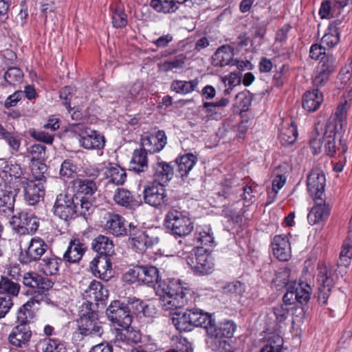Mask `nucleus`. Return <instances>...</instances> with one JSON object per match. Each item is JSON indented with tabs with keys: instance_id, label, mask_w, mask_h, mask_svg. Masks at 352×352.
Masks as SVG:
<instances>
[{
	"instance_id": "f257e3e1",
	"label": "nucleus",
	"mask_w": 352,
	"mask_h": 352,
	"mask_svg": "<svg viewBox=\"0 0 352 352\" xmlns=\"http://www.w3.org/2000/svg\"><path fill=\"white\" fill-rule=\"evenodd\" d=\"M351 102L344 100L338 107L334 117H331L323 126L317 125L316 131L313 134L310 146L314 152L319 151L324 144L326 153L329 156H333L337 149V139L342 131L344 119L346 113V109Z\"/></svg>"
},
{
	"instance_id": "f03ea898",
	"label": "nucleus",
	"mask_w": 352,
	"mask_h": 352,
	"mask_svg": "<svg viewBox=\"0 0 352 352\" xmlns=\"http://www.w3.org/2000/svg\"><path fill=\"white\" fill-rule=\"evenodd\" d=\"M164 225L173 235L186 236L193 230V223L183 212L171 209L165 215Z\"/></svg>"
},
{
	"instance_id": "7ed1b4c3",
	"label": "nucleus",
	"mask_w": 352,
	"mask_h": 352,
	"mask_svg": "<svg viewBox=\"0 0 352 352\" xmlns=\"http://www.w3.org/2000/svg\"><path fill=\"white\" fill-rule=\"evenodd\" d=\"M129 283L135 282L153 287L160 283V277L157 267L153 265H136L129 269L123 276Z\"/></svg>"
},
{
	"instance_id": "20e7f679",
	"label": "nucleus",
	"mask_w": 352,
	"mask_h": 352,
	"mask_svg": "<svg viewBox=\"0 0 352 352\" xmlns=\"http://www.w3.org/2000/svg\"><path fill=\"white\" fill-rule=\"evenodd\" d=\"M186 260L197 274L204 275L211 273L214 270V262L211 252L204 247L198 248L195 254L188 256Z\"/></svg>"
},
{
	"instance_id": "39448f33",
	"label": "nucleus",
	"mask_w": 352,
	"mask_h": 352,
	"mask_svg": "<svg viewBox=\"0 0 352 352\" xmlns=\"http://www.w3.org/2000/svg\"><path fill=\"white\" fill-rule=\"evenodd\" d=\"M0 177L3 182L18 188L26 183L27 177L20 165L12 162L0 160Z\"/></svg>"
},
{
	"instance_id": "423d86ee",
	"label": "nucleus",
	"mask_w": 352,
	"mask_h": 352,
	"mask_svg": "<svg viewBox=\"0 0 352 352\" xmlns=\"http://www.w3.org/2000/svg\"><path fill=\"white\" fill-rule=\"evenodd\" d=\"M78 135V141L80 146L85 149H102L105 142L102 135L83 125L78 124L74 129Z\"/></svg>"
},
{
	"instance_id": "0eeeda50",
	"label": "nucleus",
	"mask_w": 352,
	"mask_h": 352,
	"mask_svg": "<svg viewBox=\"0 0 352 352\" xmlns=\"http://www.w3.org/2000/svg\"><path fill=\"white\" fill-rule=\"evenodd\" d=\"M48 245L40 237L31 239L27 248L21 251L19 260L22 263L29 264L33 261H41V256L47 252Z\"/></svg>"
},
{
	"instance_id": "6e6552de",
	"label": "nucleus",
	"mask_w": 352,
	"mask_h": 352,
	"mask_svg": "<svg viewBox=\"0 0 352 352\" xmlns=\"http://www.w3.org/2000/svg\"><path fill=\"white\" fill-rule=\"evenodd\" d=\"M108 318L121 327L129 326L132 321L129 308L118 300L112 302L106 311Z\"/></svg>"
},
{
	"instance_id": "1a4fd4ad",
	"label": "nucleus",
	"mask_w": 352,
	"mask_h": 352,
	"mask_svg": "<svg viewBox=\"0 0 352 352\" xmlns=\"http://www.w3.org/2000/svg\"><path fill=\"white\" fill-rule=\"evenodd\" d=\"M317 282L318 284V300L322 304H325L330 295L334 281L331 276V269L324 263L318 266Z\"/></svg>"
},
{
	"instance_id": "9d476101",
	"label": "nucleus",
	"mask_w": 352,
	"mask_h": 352,
	"mask_svg": "<svg viewBox=\"0 0 352 352\" xmlns=\"http://www.w3.org/2000/svg\"><path fill=\"white\" fill-rule=\"evenodd\" d=\"M78 329L85 336H100L103 333L102 322L98 318V314L89 311L82 314L79 320Z\"/></svg>"
},
{
	"instance_id": "9b49d317",
	"label": "nucleus",
	"mask_w": 352,
	"mask_h": 352,
	"mask_svg": "<svg viewBox=\"0 0 352 352\" xmlns=\"http://www.w3.org/2000/svg\"><path fill=\"white\" fill-rule=\"evenodd\" d=\"M74 196L59 194L54 205V214L60 219L68 221L76 215Z\"/></svg>"
},
{
	"instance_id": "f8f14e48",
	"label": "nucleus",
	"mask_w": 352,
	"mask_h": 352,
	"mask_svg": "<svg viewBox=\"0 0 352 352\" xmlns=\"http://www.w3.org/2000/svg\"><path fill=\"white\" fill-rule=\"evenodd\" d=\"M46 297L42 293L35 292L32 297L21 307L17 313V321L20 324H28L35 316V311Z\"/></svg>"
},
{
	"instance_id": "ddd939ff",
	"label": "nucleus",
	"mask_w": 352,
	"mask_h": 352,
	"mask_svg": "<svg viewBox=\"0 0 352 352\" xmlns=\"http://www.w3.org/2000/svg\"><path fill=\"white\" fill-rule=\"evenodd\" d=\"M166 197V190L162 184L154 182L147 184L144 188V201L153 207L156 208L164 204Z\"/></svg>"
},
{
	"instance_id": "4468645a",
	"label": "nucleus",
	"mask_w": 352,
	"mask_h": 352,
	"mask_svg": "<svg viewBox=\"0 0 352 352\" xmlns=\"http://www.w3.org/2000/svg\"><path fill=\"white\" fill-rule=\"evenodd\" d=\"M19 188L7 183H0V214L3 216L12 214L14 209L15 197Z\"/></svg>"
},
{
	"instance_id": "2eb2a0df",
	"label": "nucleus",
	"mask_w": 352,
	"mask_h": 352,
	"mask_svg": "<svg viewBox=\"0 0 352 352\" xmlns=\"http://www.w3.org/2000/svg\"><path fill=\"white\" fill-rule=\"evenodd\" d=\"M326 178L320 170H312L307 177V190L315 200H322L324 192Z\"/></svg>"
},
{
	"instance_id": "dca6fc26",
	"label": "nucleus",
	"mask_w": 352,
	"mask_h": 352,
	"mask_svg": "<svg viewBox=\"0 0 352 352\" xmlns=\"http://www.w3.org/2000/svg\"><path fill=\"white\" fill-rule=\"evenodd\" d=\"M104 229L109 233L116 236H124L127 233V222L119 214L107 213L104 217Z\"/></svg>"
},
{
	"instance_id": "f3484780",
	"label": "nucleus",
	"mask_w": 352,
	"mask_h": 352,
	"mask_svg": "<svg viewBox=\"0 0 352 352\" xmlns=\"http://www.w3.org/2000/svg\"><path fill=\"white\" fill-rule=\"evenodd\" d=\"M159 237L153 230L140 232L131 239V245L136 252H144L148 248L158 243Z\"/></svg>"
},
{
	"instance_id": "a211bd4d",
	"label": "nucleus",
	"mask_w": 352,
	"mask_h": 352,
	"mask_svg": "<svg viewBox=\"0 0 352 352\" xmlns=\"http://www.w3.org/2000/svg\"><path fill=\"white\" fill-rule=\"evenodd\" d=\"M272 248L274 255L279 261H286L291 258V245L287 235L275 236L272 242Z\"/></svg>"
},
{
	"instance_id": "6ab92c4d",
	"label": "nucleus",
	"mask_w": 352,
	"mask_h": 352,
	"mask_svg": "<svg viewBox=\"0 0 352 352\" xmlns=\"http://www.w3.org/2000/svg\"><path fill=\"white\" fill-rule=\"evenodd\" d=\"M106 188L109 185L120 186L124 184L126 179V173L124 168L119 165L109 163L103 170Z\"/></svg>"
},
{
	"instance_id": "aec40b11",
	"label": "nucleus",
	"mask_w": 352,
	"mask_h": 352,
	"mask_svg": "<svg viewBox=\"0 0 352 352\" xmlns=\"http://www.w3.org/2000/svg\"><path fill=\"white\" fill-rule=\"evenodd\" d=\"M14 223L18 227V231L23 234H32L38 228L37 218L31 213L21 212L18 217H14Z\"/></svg>"
},
{
	"instance_id": "412c9836",
	"label": "nucleus",
	"mask_w": 352,
	"mask_h": 352,
	"mask_svg": "<svg viewBox=\"0 0 352 352\" xmlns=\"http://www.w3.org/2000/svg\"><path fill=\"white\" fill-rule=\"evenodd\" d=\"M32 337V331L28 324H19L14 327L9 335V341L12 345L25 347Z\"/></svg>"
},
{
	"instance_id": "4be33fe9",
	"label": "nucleus",
	"mask_w": 352,
	"mask_h": 352,
	"mask_svg": "<svg viewBox=\"0 0 352 352\" xmlns=\"http://www.w3.org/2000/svg\"><path fill=\"white\" fill-rule=\"evenodd\" d=\"M153 175L155 182L165 184L169 182L174 176V167L170 163L164 161H157L152 165Z\"/></svg>"
},
{
	"instance_id": "5701e85b",
	"label": "nucleus",
	"mask_w": 352,
	"mask_h": 352,
	"mask_svg": "<svg viewBox=\"0 0 352 352\" xmlns=\"http://www.w3.org/2000/svg\"><path fill=\"white\" fill-rule=\"evenodd\" d=\"M167 143V138L163 131H159L155 135H146L142 138V146L146 153H156L162 151Z\"/></svg>"
},
{
	"instance_id": "b1692460",
	"label": "nucleus",
	"mask_w": 352,
	"mask_h": 352,
	"mask_svg": "<svg viewBox=\"0 0 352 352\" xmlns=\"http://www.w3.org/2000/svg\"><path fill=\"white\" fill-rule=\"evenodd\" d=\"M113 198L118 205L127 208L138 207L142 202L140 195H134L131 191L123 188H116Z\"/></svg>"
},
{
	"instance_id": "393cba45",
	"label": "nucleus",
	"mask_w": 352,
	"mask_h": 352,
	"mask_svg": "<svg viewBox=\"0 0 352 352\" xmlns=\"http://www.w3.org/2000/svg\"><path fill=\"white\" fill-rule=\"evenodd\" d=\"M197 162V157L192 153H187L176 158L175 160V164L177 165L176 176L184 180L188 177Z\"/></svg>"
},
{
	"instance_id": "a878e982",
	"label": "nucleus",
	"mask_w": 352,
	"mask_h": 352,
	"mask_svg": "<svg viewBox=\"0 0 352 352\" xmlns=\"http://www.w3.org/2000/svg\"><path fill=\"white\" fill-rule=\"evenodd\" d=\"M21 187L24 188L26 202L31 206L38 203L45 194L43 184L41 182L36 183L33 181H28V178L26 183Z\"/></svg>"
},
{
	"instance_id": "bb28decb",
	"label": "nucleus",
	"mask_w": 352,
	"mask_h": 352,
	"mask_svg": "<svg viewBox=\"0 0 352 352\" xmlns=\"http://www.w3.org/2000/svg\"><path fill=\"white\" fill-rule=\"evenodd\" d=\"M91 273L96 277L106 279L109 277L108 273H111V263L109 257L107 256H98L95 257L89 264Z\"/></svg>"
},
{
	"instance_id": "cd10ccee",
	"label": "nucleus",
	"mask_w": 352,
	"mask_h": 352,
	"mask_svg": "<svg viewBox=\"0 0 352 352\" xmlns=\"http://www.w3.org/2000/svg\"><path fill=\"white\" fill-rule=\"evenodd\" d=\"M233 48L230 45H223L212 56V64L216 67L235 65L236 60L233 59Z\"/></svg>"
},
{
	"instance_id": "c85d7f7f",
	"label": "nucleus",
	"mask_w": 352,
	"mask_h": 352,
	"mask_svg": "<svg viewBox=\"0 0 352 352\" xmlns=\"http://www.w3.org/2000/svg\"><path fill=\"white\" fill-rule=\"evenodd\" d=\"M186 284H182V281L179 279H173L168 283H164L162 285L160 284L156 289L157 294L161 297L164 296L176 295L181 293V292H188L190 294V289L186 287Z\"/></svg>"
},
{
	"instance_id": "c756f323",
	"label": "nucleus",
	"mask_w": 352,
	"mask_h": 352,
	"mask_svg": "<svg viewBox=\"0 0 352 352\" xmlns=\"http://www.w3.org/2000/svg\"><path fill=\"white\" fill-rule=\"evenodd\" d=\"M188 292H181L176 295L164 296L160 298V305L164 310H175L187 305Z\"/></svg>"
},
{
	"instance_id": "7c9ffc66",
	"label": "nucleus",
	"mask_w": 352,
	"mask_h": 352,
	"mask_svg": "<svg viewBox=\"0 0 352 352\" xmlns=\"http://www.w3.org/2000/svg\"><path fill=\"white\" fill-rule=\"evenodd\" d=\"M85 250V245L80 239L71 240L66 252L63 254V259L69 263H76L81 259Z\"/></svg>"
},
{
	"instance_id": "2f4dec72",
	"label": "nucleus",
	"mask_w": 352,
	"mask_h": 352,
	"mask_svg": "<svg viewBox=\"0 0 352 352\" xmlns=\"http://www.w3.org/2000/svg\"><path fill=\"white\" fill-rule=\"evenodd\" d=\"M229 103L228 98H223L219 101L215 102H204L202 109L204 110L208 119L218 120H220L224 113L223 108Z\"/></svg>"
},
{
	"instance_id": "473e14b6",
	"label": "nucleus",
	"mask_w": 352,
	"mask_h": 352,
	"mask_svg": "<svg viewBox=\"0 0 352 352\" xmlns=\"http://www.w3.org/2000/svg\"><path fill=\"white\" fill-rule=\"evenodd\" d=\"M84 295L89 301H103L107 298L109 292L99 281L94 280L85 290Z\"/></svg>"
},
{
	"instance_id": "72a5a7b5",
	"label": "nucleus",
	"mask_w": 352,
	"mask_h": 352,
	"mask_svg": "<svg viewBox=\"0 0 352 352\" xmlns=\"http://www.w3.org/2000/svg\"><path fill=\"white\" fill-rule=\"evenodd\" d=\"M61 264V258L54 255L45 256L38 263V270L45 276H54L58 274Z\"/></svg>"
},
{
	"instance_id": "f704fd0d",
	"label": "nucleus",
	"mask_w": 352,
	"mask_h": 352,
	"mask_svg": "<svg viewBox=\"0 0 352 352\" xmlns=\"http://www.w3.org/2000/svg\"><path fill=\"white\" fill-rule=\"evenodd\" d=\"M91 247L99 256L105 255L109 257L114 252L113 241L107 236L102 234L98 235L93 240Z\"/></svg>"
},
{
	"instance_id": "c9c22d12",
	"label": "nucleus",
	"mask_w": 352,
	"mask_h": 352,
	"mask_svg": "<svg viewBox=\"0 0 352 352\" xmlns=\"http://www.w3.org/2000/svg\"><path fill=\"white\" fill-rule=\"evenodd\" d=\"M187 312L192 329L196 327H201L206 330V326L210 324L212 318L211 315L196 308L187 309Z\"/></svg>"
},
{
	"instance_id": "e433bc0d",
	"label": "nucleus",
	"mask_w": 352,
	"mask_h": 352,
	"mask_svg": "<svg viewBox=\"0 0 352 352\" xmlns=\"http://www.w3.org/2000/svg\"><path fill=\"white\" fill-rule=\"evenodd\" d=\"M330 214L329 205L326 202H317L309 212L307 219L309 223L314 225L324 221Z\"/></svg>"
},
{
	"instance_id": "4c0bfd02",
	"label": "nucleus",
	"mask_w": 352,
	"mask_h": 352,
	"mask_svg": "<svg viewBox=\"0 0 352 352\" xmlns=\"http://www.w3.org/2000/svg\"><path fill=\"white\" fill-rule=\"evenodd\" d=\"M195 240L202 245L212 247L215 245L214 233L209 225L199 226L195 233Z\"/></svg>"
},
{
	"instance_id": "58836bf2",
	"label": "nucleus",
	"mask_w": 352,
	"mask_h": 352,
	"mask_svg": "<svg viewBox=\"0 0 352 352\" xmlns=\"http://www.w3.org/2000/svg\"><path fill=\"white\" fill-rule=\"evenodd\" d=\"M323 101V96L318 89L307 91L304 94L302 107L309 112L316 111Z\"/></svg>"
},
{
	"instance_id": "ea45409f",
	"label": "nucleus",
	"mask_w": 352,
	"mask_h": 352,
	"mask_svg": "<svg viewBox=\"0 0 352 352\" xmlns=\"http://www.w3.org/2000/svg\"><path fill=\"white\" fill-rule=\"evenodd\" d=\"M338 23L335 21L330 24L327 32L321 39V45L326 48H332L340 41V32Z\"/></svg>"
},
{
	"instance_id": "a19ab883",
	"label": "nucleus",
	"mask_w": 352,
	"mask_h": 352,
	"mask_svg": "<svg viewBox=\"0 0 352 352\" xmlns=\"http://www.w3.org/2000/svg\"><path fill=\"white\" fill-rule=\"evenodd\" d=\"M111 9L113 26L116 28L125 27L127 24V15L124 12V6L118 2L112 5Z\"/></svg>"
},
{
	"instance_id": "79ce46f5",
	"label": "nucleus",
	"mask_w": 352,
	"mask_h": 352,
	"mask_svg": "<svg viewBox=\"0 0 352 352\" xmlns=\"http://www.w3.org/2000/svg\"><path fill=\"white\" fill-rule=\"evenodd\" d=\"M146 152L144 150L136 149L131 161L130 166L136 173L145 171L148 168Z\"/></svg>"
},
{
	"instance_id": "37998d69",
	"label": "nucleus",
	"mask_w": 352,
	"mask_h": 352,
	"mask_svg": "<svg viewBox=\"0 0 352 352\" xmlns=\"http://www.w3.org/2000/svg\"><path fill=\"white\" fill-rule=\"evenodd\" d=\"M186 57L182 55L177 56L173 59L167 60L158 64V68L161 72H176L182 69L185 66Z\"/></svg>"
},
{
	"instance_id": "c03bdc74",
	"label": "nucleus",
	"mask_w": 352,
	"mask_h": 352,
	"mask_svg": "<svg viewBox=\"0 0 352 352\" xmlns=\"http://www.w3.org/2000/svg\"><path fill=\"white\" fill-rule=\"evenodd\" d=\"M199 83L197 79L189 81L174 80L171 84V89L177 94H188L192 92L197 88Z\"/></svg>"
},
{
	"instance_id": "a18cd8bd",
	"label": "nucleus",
	"mask_w": 352,
	"mask_h": 352,
	"mask_svg": "<svg viewBox=\"0 0 352 352\" xmlns=\"http://www.w3.org/2000/svg\"><path fill=\"white\" fill-rule=\"evenodd\" d=\"M283 339L278 334L270 336L265 342L260 352H283Z\"/></svg>"
},
{
	"instance_id": "49530a36",
	"label": "nucleus",
	"mask_w": 352,
	"mask_h": 352,
	"mask_svg": "<svg viewBox=\"0 0 352 352\" xmlns=\"http://www.w3.org/2000/svg\"><path fill=\"white\" fill-rule=\"evenodd\" d=\"M352 258V241L351 239H346L342 246L338 261V267L348 268L351 264Z\"/></svg>"
},
{
	"instance_id": "de8ad7c7",
	"label": "nucleus",
	"mask_w": 352,
	"mask_h": 352,
	"mask_svg": "<svg viewBox=\"0 0 352 352\" xmlns=\"http://www.w3.org/2000/svg\"><path fill=\"white\" fill-rule=\"evenodd\" d=\"M298 137V131L296 126L293 124L287 127L282 128L280 132L279 138L283 145H290L294 144Z\"/></svg>"
},
{
	"instance_id": "09e8293b",
	"label": "nucleus",
	"mask_w": 352,
	"mask_h": 352,
	"mask_svg": "<svg viewBox=\"0 0 352 352\" xmlns=\"http://www.w3.org/2000/svg\"><path fill=\"white\" fill-rule=\"evenodd\" d=\"M151 6L158 12L173 13L177 10L174 0H151Z\"/></svg>"
},
{
	"instance_id": "8fccbe9b",
	"label": "nucleus",
	"mask_w": 352,
	"mask_h": 352,
	"mask_svg": "<svg viewBox=\"0 0 352 352\" xmlns=\"http://www.w3.org/2000/svg\"><path fill=\"white\" fill-rule=\"evenodd\" d=\"M74 187L78 193L92 195L97 190L96 183L91 179H78L74 181Z\"/></svg>"
},
{
	"instance_id": "3c124183",
	"label": "nucleus",
	"mask_w": 352,
	"mask_h": 352,
	"mask_svg": "<svg viewBox=\"0 0 352 352\" xmlns=\"http://www.w3.org/2000/svg\"><path fill=\"white\" fill-rule=\"evenodd\" d=\"M294 289L296 294V298H297V302L301 304L308 302L312 292L310 285L300 282L298 284L295 283Z\"/></svg>"
},
{
	"instance_id": "603ef678",
	"label": "nucleus",
	"mask_w": 352,
	"mask_h": 352,
	"mask_svg": "<svg viewBox=\"0 0 352 352\" xmlns=\"http://www.w3.org/2000/svg\"><path fill=\"white\" fill-rule=\"evenodd\" d=\"M172 322L176 329L180 331H190L192 329L188 318L187 310L183 314H176L172 318Z\"/></svg>"
},
{
	"instance_id": "864d4df0",
	"label": "nucleus",
	"mask_w": 352,
	"mask_h": 352,
	"mask_svg": "<svg viewBox=\"0 0 352 352\" xmlns=\"http://www.w3.org/2000/svg\"><path fill=\"white\" fill-rule=\"evenodd\" d=\"M20 286L6 278L2 277L0 280V293L6 294L12 296H16L19 292Z\"/></svg>"
},
{
	"instance_id": "5fc2aeb1",
	"label": "nucleus",
	"mask_w": 352,
	"mask_h": 352,
	"mask_svg": "<svg viewBox=\"0 0 352 352\" xmlns=\"http://www.w3.org/2000/svg\"><path fill=\"white\" fill-rule=\"evenodd\" d=\"M74 204L76 215H86L89 214L92 209L91 203L85 197L74 196Z\"/></svg>"
},
{
	"instance_id": "6e6d98bb",
	"label": "nucleus",
	"mask_w": 352,
	"mask_h": 352,
	"mask_svg": "<svg viewBox=\"0 0 352 352\" xmlns=\"http://www.w3.org/2000/svg\"><path fill=\"white\" fill-rule=\"evenodd\" d=\"M206 333L208 340L223 339L224 337V328L222 322L216 324L214 320L212 318L211 322L206 326Z\"/></svg>"
},
{
	"instance_id": "4d7b16f0",
	"label": "nucleus",
	"mask_w": 352,
	"mask_h": 352,
	"mask_svg": "<svg viewBox=\"0 0 352 352\" xmlns=\"http://www.w3.org/2000/svg\"><path fill=\"white\" fill-rule=\"evenodd\" d=\"M0 136L12 150L15 151H19L21 146V140L17 135L8 132L3 127L2 131L0 132Z\"/></svg>"
},
{
	"instance_id": "13d9d810",
	"label": "nucleus",
	"mask_w": 352,
	"mask_h": 352,
	"mask_svg": "<svg viewBox=\"0 0 352 352\" xmlns=\"http://www.w3.org/2000/svg\"><path fill=\"white\" fill-rule=\"evenodd\" d=\"M46 147L41 144L31 146L28 148V153L32 161H44L47 159Z\"/></svg>"
},
{
	"instance_id": "bf43d9fd",
	"label": "nucleus",
	"mask_w": 352,
	"mask_h": 352,
	"mask_svg": "<svg viewBox=\"0 0 352 352\" xmlns=\"http://www.w3.org/2000/svg\"><path fill=\"white\" fill-rule=\"evenodd\" d=\"M43 352H65L63 344L58 340L45 339L42 342Z\"/></svg>"
},
{
	"instance_id": "052dcab7",
	"label": "nucleus",
	"mask_w": 352,
	"mask_h": 352,
	"mask_svg": "<svg viewBox=\"0 0 352 352\" xmlns=\"http://www.w3.org/2000/svg\"><path fill=\"white\" fill-rule=\"evenodd\" d=\"M336 67V58L332 55H325L321 57L316 68L332 74Z\"/></svg>"
},
{
	"instance_id": "680f3d73",
	"label": "nucleus",
	"mask_w": 352,
	"mask_h": 352,
	"mask_svg": "<svg viewBox=\"0 0 352 352\" xmlns=\"http://www.w3.org/2000/svg\"><path fill=\"white\" fill-rule=\"evenodd\" d=\"M23 72L17 67H11L4 74L5 80L10 85H15L22 80Z\"/></svg>"
},
{
	"instance_id": "e2e57ef3",
	"label": "nucleus",
	"mask_w": 352,
	"mask_h": 352,
	"mask_svg": "<svg viewBox=\"0 0 352 352\" xmlns=\"http://www.w3.org/2000/svg\"><path fill=\"white\" fill-rule=\"evenodd\" d=\"M252 102V97L250 92L242 91L235 97V105L245 111L248 109Z\"/></svg>"
},
{
	"instance_id": "0e129e2a",
	"label": "nucleus",
	"mask_w": 352,
	"mask_h": 352,
	"mask_svg": "<svg viewBox=\"0 0 352 352\" xmlns=\"http://www.w3.org/2000/svg\"><path fill=\"white\" fill-rule=\"evenodd\" d=\"M208 343L213 351L219 352H232L230 344L224 339L208 340Z\"/></svg>"
},
{
	"instance_id": "69168bd1",
	"label": "nucleus",
	"mask_w": 352,
	"mask_h": 352,
	"mask_svg": "<svg viewBox=\"0 0 352 352\" xmlns=\"http://www.w3.org/2000/svg\"><path fill=\"white\" fill-rule=\"evenodd\" d=\"M112 342L115 346L126 350V346L129 345V342L128 341V338H126L125 327H122V329H117L116 331L115 337L112 340Z\"/></svg>"
},
{
	"instance_id": "338daca9",
	"label": "nucleus",
	"mask_w": 352,
	"mask_h": 352,
	"mask_svg": "<svg viewBox=\"0 0 352 352\" xmlns=\"http://www.w3.org/2000/svg\"><path fill=\"white\" fill-rule=\"evenodd\" d=\"M41 276L35 272H26L23 276V284L30 287L36 288L39 285Z\"/></svg>"
},
{
	"instance_id": "774afa93",
	"label": "nucleus",
	"mask_w": 352,
	"mask_h": 352,
	"mask_svg": "<svg viewBox=\"0 0 352 352\" xmlns=\"http://www.w3.org/2000/svg\"><path fill=\"white\" fill-rule=\"evenodd\" d=\"M331 74L316 68L313 76V83L316 87L323 86L329 80Z\"/></svg>"
}]
</instances>
